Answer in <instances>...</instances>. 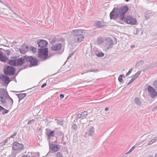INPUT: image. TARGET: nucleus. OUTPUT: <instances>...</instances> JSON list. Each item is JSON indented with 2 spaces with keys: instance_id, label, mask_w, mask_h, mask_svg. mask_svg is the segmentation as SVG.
Segmentation results:
<instances>
[{
  "instance_id": "60",
  "label": "nucleus",
  "mask_w": 157,
  "mask_h": 157,
  "mask_svg": "<svg viewBox=\"0 0 157 157\" xmlns=\"http://www.w3.org/2000/svg\"><path fill=\"white\" fill-rule=\"evenodd\" d=\"M85 73V72H84L83 73H82L81 74H82V75H83V74H84V73Z\"/></svg>"
},
{
  "instance_id": "16",
  "label": "nucleus",
  "mask_w": 157,
  "mask_h": 157,
  "mask_svg": "<svg viewBox=\"0 0 157 157\" xmlns=\"http://www.w3.org/2000/svg\"><path fill=\"white\" fill-rule=\"evenodd\" d=\"M16 66H20L23 64L25 62V60L23 58H20L18 59L16 58Z\"/></svg>"
},
{
  "instance_id": "30",
  "label": "nucleus",
  "mask_w": 157,
  "mask_h": 157,
  "mask_svg": "<svg viewBox=\"0 0 157 157\" xmlns=\"http://www.w3.org/2000/svg\"><path fill=\"white\" fill-rule=\"evenodd\" d=\"M56 157H64L62 154L60 152H57L56 153Z\"/></svg>"
},
{
  "instance_id": "59",
  "label": "nucleus",
  "mask_w": 157,
  "mask_h": 157,
  "mask_svg": "<svg viewBox=\"0 0 157 157\" xmlns=\"http://www.w3.org/2000/svg\"><path fill=\"white\" fill-rule=\"evenodd\" d=\"M126 2H128L129 0H125Z\"/></svg>"
},
{
  "instance_id": "13",
  "label": "nucleus",
  "mask_w": 157,
  "mask_h": 157,
  "mask_svg": "<svg viewBox=\"0 0 157 157\" xmlns=\"http://www.w3.org/2000/svg\"><path fill=\"white\" fill-rule=\"evenodd\" d=\"M49 145L51 150L55 152L59 151L61 148V146L58 144H51Z\"/></svg>"
},
{
  "instance_id": "7",
  "label": "nucleus",
  "mask_w": 157,
  "mask_h": 157,
  "mask_svg": "<svg viewBox=\"0 0 157 157\" xmlns=\"http://www.w3.org/2000/svg\"><path fill=\"white\" fill-rule=\"evenodd\" d=\"M15 68L11 66H7L6 68L4 69V72L5 75H12L15 73Z\"/></svg>"
},
{
  "instance_id": "36",
  "label": "nucleus",
  "mask_w": 157,
  "mask_h": 157,
  "mask_svg": "<svg viewBox=\"0 0 157 157\" xmlns=\"http://www.w3.org/2000/svg\"><path fill=\"white\" fill-rule=\"evenodd\" d=\"M55 133H56V134H57V136H60L62 135H63V133L62 132L60 131H59L58 132H57V133H56V132Z\"/></svg>"
},
{
  "instance_id": "33",
  "label": "nucleus",
  "mask_w": 157,
  "mask_h": 157,
  "mask_svg": "<svg viewBox=\"0 0 157 157\" xmlns=\"http://www.w3.org/2000/svg\"><path fill=\"white\" fill-rule=\"evenodd\" d=\"M137 147V144H135L130 149V150L127 153V154H128L131 151H132L134 148Z\"/></svg>"
},
{
  "instance_id": "34",
  "label": "nucleus",
  "mask_w": 157,
  "mask_h": 157,
  "mask_svg": "<svg viewBox=\"0 0 157 157\" xmlns=\"http://www.w3.org/2000/svg\"><path fill=\"white\" fill-rule=\"evenodd\" d=\"M30 49L33 52H35L36 51V48L33 47H31L30 48Z\"/></svg>"
},
{
  "instance_id": "51",
  "label": "nucleus",
  "mask_w": 157,
  "mask_h": 157,
  "mask_svg": "<svg viewBox=\"0 0 157 157\" xmlns=\"http://www.w3.org/2000/svg\"><path fill=\"white\" fill-rule=\"evenodd\" d=\"M120 76L122 78V77H124V75L123 74H121V75Z\"/></svg>"
},
{
  "instance_id": "5",
  "label": "nucleus",
  "mask_w": 157,
  "mask_h": 157,
  "mask_svg": "<svg viewBox=\"0 0 157 157\" xmlns=\"http://www.w3.org/2000/svg\"><path fill=\"white\" fill-rule=\"evenodd\" d=\"M9 97V94L6 90L4 88L0 89V101L4 105L6 103L5 98Z\"/></svg>"
},
{
  "instance_id": "42",
  "label": "nucleus",
  "mask_w": 157,
  "mask_h": 157,
  "mask_svg": "<svg viewBox=\"0 0 157 157\" xmlns=\"http://www.w3.org/2000/svg\"><path fill=\"white\" fill-rule=\"evenodd\" d=\"M17 135V132H15L13 134L12 136H10V138H14V137L16 136Z\"/></svg>"
},
{
  "instance_id": "35",
  "label": "nucleus",
  "mask_w": 157,
  "mask_h": 157,
  "mask_svg": "<svg viewBox=\"0 0 157 157\" xmlns=\"http://www.w3.org/2000/svg\"><path fill=\"white\" fill-rule=\"evenodd\" d=\"M104 56V54L102 53H99L97 54V56L99 57H102Z\"/></svg>"
},
{
  "instance_id": "14",
  "label": "nucleus",
  "mask_w": 157,
  "mask_h": 157,
  "mask_svg": "<svg viewBox=\"0 0 157 157\" xmlns=\"http://www.w3.org/2000/svg\"><path fill=\"white\" fill-rule=\"evenodd\" d=\"M23 148V146L21 144L17 143L16 142L13 143V149L14 150L22 149Z\"/></svg>"
},
{
  "instance_id": "3",
  "label": "nucleus",
  "mask_w": 157,
  "mask_h": 157,
  "mask_svg": "<svg viewBox=\"0 0 157 157\" xmlns=\"http://www.w3.org/2000/svg\"><path fill=\"white\" fill-rule=\"evenodd\" d=\"M10 52L9 50H5L0 48V61L5 62L9 59V56L10 54Z\"/></svg>"
},
{
  "instance_id": "53",
  "label": "nucleus",
  "mask_w": 157,
  "mask_h": 157,
  "mask_svg": "<svg viewBox=\"0 0 157 157\" xmlns=\"http://www.w3.org/2000/svg\"><path fill=\"white\" fill-rule=\"evenodd\" d=\"M25 68V67L23 66V67H21V68H20V70H21L23 69H24Z\"/></svg>"
},
{
  "instance_id": "24",
  "label": "nucleus",
  "mask_w": 157,
  "mask_h": 157,
  "mask_svg": "<svg viewBox=\"0 0 157 157\" xmlns=\"http://www.w3.org/2000/svg\"><path fill=\"white\" fill-rule=\"evenodd\" d=\"M94 133V130L93 127H91L90 128L89 132L88 135L89 136H92Z\"/></svg>"
},
{
  "instance_id": "55",
  "label": "nucleus",
  "mask_w": 157,
  "mask_h": 157,
  "mask_svg": "<svg viewBox=\"0 0 157 157\" xmlns=\"http://www.w3.org/2000/svg\"><path fill=\"white\" fill-rule=\"evenodd\" d=\"M67 142H64L63 143V144L64 145H66V144H67Z\"/></svg>"
},
{
  "instance_id": "62",
  "label": "nucleus",
  "mask_w": 157,
  "mask_h": 157,
  "mask_svg": "<svg viewBox=\"0 0 157 157\" xmlns=\"http://www.w3.org/2000/svg\"><path fill=\"white\" fill-rule=\"evenodd\" d=\"M144 135H143V136H141V137H143V136H144Z\"/></svg>"
},
{
  "instance_id": "61",
  "label": "nucleus",
  "mask_w": 157,
  "mask_h": 157,
  "mask_svg": "<svg viewBox=\"0 0 157 157\" xmlns=\"http://www.w3.org/2000/svg\"><path fill=\"white\" fill-rule=\"evenodd\" d=\"M0 2L2 3V1L1 0H0Z\"/></svg>"
},
{
  "instance_id": "9",
  "label": "nucleus",
  "mask_w": 157,
  "mask_h": 157,
  "mask_svg": "<svg viewBox=\"0 0 157 157\" xmlns=\"http://www.w3.org/2000/svg\"><path fill=\"white\" fill-rule=\"evenodd\" d=\"M105 46L107 49L112 48L113 45V39L110 37L106 38L105 42Z\"/></svg>"
},
{
  "instance_id": "6",
  "label": "nucleus",
  "mask_w": 157,
  "mask_h": 157,
  "mask_svg": "<svg viewBox=\"0 0 157 157\" xmlns=\"http://www.w3.org/2000/svg\"><path fill=\"white\" fill-rule=\"evenodd\" d=\"M23 58L27 62L30 63V67L37 65L38 61L36 58L32 56H24Z\"/></svg>"
},
{
  "instance_id": "2",
  "label": "nucleus",
  "mask_w": 157,
  "mask_h": 157,
  "mask_svg": "<svg viewBox=\"0 0 157 157\" xmlns=\"http://www.w3.org/2000/svg\"><path fill=\"white\" fill-rule=\"evenodd\" d=\"M83 30L82 29H75L72 30L71 33L74 37V39L77 43H79L83 40L84 37L81 34Z\"/></svg>"
},
{
  "instance_id": "38",
  "label": "nucleus",
  "mask_w": 157,
  "mask_h": 157,
  "mask_svg": "<svg viewBox=\"0 0 157 157\" xmlns=\"http://www.w3.org/2000/svg\"><path fill=\"white\" fill-rule=\"evenodd\" d=\"M35 121V120L34 119H32L31 120H30L28 121L27 123L28 124H30L31 123H33Z\"/></svg>"
},
{
  "instance_id": "50",
  "label": "nucleus",
  "mask_w": 157,
  "mask_h": 157,
  "mask_svg": "<svg viewBox=\"0 0 157 157\" xmlns=\"http://www.w3.org/2000/svg\"><path fill=\"white\" fill-rule=\"evenodd\" d=\"M109 108L106 107V108H105V111H108L109 110Z\"/></svg>"
},
{
  "instance_id": "31",
  "label": "nucleus",
  "mask_w": 157,
  "mask_h": 157,
  "mask_svg": "<svg viewBox=\"0 0 157 157\" xmlns=\"http://www.w3.org/2000/svg\"><path fill=\"white\" fill-rule=\"evenodd\" d=\"M143 63V61H138V62H137V63L135 66V67L136 68H137L140 65V64H142Z\"/></svg>"
},
{
  "instance_id": "44",
  "label": "nucleus",
  "mask_w": 157,
  "mask_h": 157,
  "mask_svg": "<svg viewBox=\"0 0 157 157\" xmlns=\"http://www.w3.org/2000/svg\"><path fill=\"white\" fill-rule=\"evenodd\" d=\"M98 71V69H94L93 70H91V72H96Z\"/></svg>"
},
{
  "instance_id": "15",
  "label": "nucleus",
  "mask_w": 157,
  "mask_h": 157,
  "mask_svg": "<svg viewBox=\"0 0 157 157\" xmlns=\"http://www.w3.org/2000/svg\"><path fill=\"white\" fill-rule=\"evenodd\" d=\"M62 47V45L60 43L58 44H53L51 46V48L52 50L56 51L60 50Z\"/></svg>"
},
{
  "instance_id": "20",
  "label": "nucleus",
  "mask_w": 157,
  "mask_h": 157,
  "mask_svg": "<svg viewBox=\"0 0 157 157\" xmlns=\"http://www.w3.org/2000/svg\"><path fill=\"white\" fill-rule=\"evenodd\" d=\"M5 99L6 100V99L9 100V103L8 104V106H9L10 109H11L13 105V102L12 99L10 96L9 95L8 97H6Z\"/></svg>"
},
{
  "instance_id": "28",
  "label": "nucleus",
  "mask_w": 157,
  "mask_h": 157,
  "mask_svg": "<svg viewBox=\"0 0 157 157\" xmlns=\"http://www.w3.org/2000/svg\"><path fill=\"white\" fill-rule=\"evenodd\" d=\"M104 41V40L102 37L98 38L97 39V43L99 44H101Z\"/></svg>"
},
{
  "instance_id": "52",
  "label": "nucleus",
  "mask_w": 157,
  "mask_h": 157,
  "mask_svg": "<svg viewBox=\"0 0 157 157\" xmlns=\"http://www.w3.org/2000/svg\"><path fill=\"white\" fill-rule=\"evenodd\" d=\"M157 108V106H155V107L153 108L152 111H154V110L155 109H156Z\"/></svg>"
},
{
  "instance_id": "56",
  "label": "nucleus",
  "mask_w": 157,
  "mask_h": 157,
  "mask_svg": "<svg viewBox=\"0 0 157 157\" xmlns=\"http://www.w3.org/2000/svg\"><path fill=\"white\" fill-rule=\"evenodd\" d=\"M23 157H30L29 156H28L26 155H24Z\"/></svg>"
},
{
  "instance_id": "1",
  "label": "nucleus",
  "mask_w": 157,
  "mask_h": 157,
  "mask_svg": "<svg viewBox=\"0 0 157 157\" xmlns=\"http://www.w3.org/2000/svg\"><path fill=\"white\" fill-rule=\"evenodd\" d=\"M128 10V8L127 6H123L121 8H114L110 13V19H116L119 16L121 20H124V21L127 24L131 25H135L137 21L134 17L128 16L124 18V14Z\"/></svg>"
},
{
  "instance_id": "58",
  "label": "nucleus",
  "mask_w": 157,
  "mask_h": 157,
  "mask_svg": "<svg viewBox=\"0 0 157 157\" xmlns=\"http://www.w3.org/2000/svg\"><path fill=\"white\" fill-rule=\"evenodd\" d=\"M155 157H157V153L155 155Z\"/></svg>"
},
{
  "instance_id": "63",
  "label": "nucleus",
  "mask_w": 157,
  "mask_h": 157,
  "mask_svg": "<svg viewBox=\"0 0 157 157\" xmlns=\"http://www.w3.org/2000/svg\"><path fill=\"white\" fill-rule=\"evenodd\" d=\"M1 108H0V110H1ZM2 110H0V112Z\"/></svg>"
},
{
  "instance_id": "10",
  "label": "nucleus",
  "mask_w": 157,
  "mask_h": 157,
  "mask_svg": "<svg viewBox=\"0 0 157 157\" xmlns=\"http://www.w3.org/2000/svg\"><path fill=\"white\" fill-rule=\"evenodd\" d=\"M56 132H57L56 129L54 130H51L49 129H46L45 133L48 139H50L54 136L55 133Z\"/></svg>"
},
{
  "instance_id": "12",
  "label": "nucleus",
  "mask_w": 157,
  "mask_h": 157,
  "mask_svg": "<svg viewBox=\"0 0 157 157\" xmlns=\"http://www.w3.org/2000/svg\"><path fill=\"white\" fill-rule=\"evenodd\" d=\"M0 79L3 81L5 84H6V85H7L10 81L9 77L2 74L1 75Z\"/></svg>"
},
{
  "instance_id": "26",
  "label": "nucleus",
  "mask_w": 157,
  "mask_h": 157,
  "mask_svg": "<svg viewBox=\"0 0 157 157\" xmlns=\"http://www.w3.org/2000/svg\"><path fill=\"white\" fill-rule=\"evenodd\" d=\"M0 108L1 109L0 110H3L2 112V113L3 115H5L6 114L8 113L9 112V110L5 109L4 108L0 105Z\"/></svg>"
},
{
  "instance_id": "21",
  "label": "nucleus",
  "mask_w": 157,
  "mask_h": 157,
  "mask_svg": "<svg viewBox=\"0 0 157 157\" xmlns=\"http://www.w3.org/2000/svg\"><path fill=\"white\" fill-rule=\"evenodd\" d=\"M134 102L138 107H140L142 105V103L140 99L138 97H136L134 99Z\"/></svg>"
},
{
  "instance_id": "29",
  "label": "nucleus",
  "mask_w": 157,
  "mask_h": 157,
  "mask_svg": "<svg viewBox=\"0 0 157 157\" xmlns=\"http://www.w3.org/2000/svg\"><path fill=\"white\" fill-rule=\"evenodd\" d=\"M56 121H57V122L58 124H60V125H62L63 124V122L62 120H60L58 119H56Z\"/></svg>"
},
{
  "instance_id": "22",
  "label": "nucleus",
  "mask_w": 157,
  "mask_h": 157,
  "mask_svg": "<svg viewBox=\"0 0 157 157\" xmlns=\"http://www.w3.org/2000/svg\"><path fill=\"white\" fill-rule=\"evenodd\" d=\"M88 113L87 111H84L82 112L81 114L79 113L76 116V118H81L82 117H85L87 115Z\"/></svg>"
},
{
  "instance_id": "47",
  "label": "nucleus",
  "mask_w": 157,
  "mask_h": 157,
  "mask_svg": "<svg viewBox=\"0 0 157 157\" xmlns=\"http://www.w3.org/2000/svg\"><path fill=\"white\" fill-rule=\"evenodd\" d=\"M6 6L7 7H8V8H9L10 10H11V9H10V6H9V5H8V4H6Z\"/></svg>"
},
{
  "instance_id": "4",
  "label": "nucleus",
  "mask_w": 157,
  "mask_h": 157,
  "mask_svg": "<svg viewBox=\"0 0 157 157\" xmlns=\"http://www.w3.org/2000/svg\"><path fill=\"white\" fill-rule=\"evenodd\" d=\"M39 57L43 60L46 59L48 57V48L38 49Z\"/></svg>"
},
{
  "instance_id": "8",
  "label": "nucleus",
  "mask_w": 157,
  "mask_h": 157,
  "mask_svg": "<svg viewBox=\"0 0 157 157\" xmlns=\"http://www.w3.org/2000/svg\"><path fill=\"white\" fill-rule=\"evenodd\" d=\"M149 95L152 98H154L157 96V92L155 89L150 86H149L147 88Z\"/></svg>"
},
{
  "instance_id": "19",
  "label": "nucleus",
  "mask_w": 157,
  "mask_h": 157,
  "mask_svg": "<svg viewBox=\"0 0 157 157\" xmlns=\"http://www.w3.org/2000/svg\"><path fill=\"white\" fill-rule=\"evenodd\" d=\"M17 57H14L12 59H10L8 62L10 65L13 66H16V59Z\"/></svg>"
},
{
  "instance_id": "17",
  "label": "nucleus",
  "mask_w": 157,
  "mask_h": 157,
  "mask_svg": "<svg viewBox=\"0 0 157 157\" xmlns=\"http://www.w3.org/2000/svg\"><path fill=\"white\" fill-rule=\"evenodd\" d=\"M29 47L26 45H23L19 49V51L22 54H25L28 51Z\"/></svg>"
},
{
  "instance_id": "25",
  "label": "nucleus",
  "mask_w": 157,
  "mask_h": 157,
  "mask_svg": "<svg viewBox=\"0 0 157 157\" xmlns=\"http://www.w3.org/2000/svg\"><path fill=\"white\" fill-rule=\"evenodd\" d=\"M157 139V137H154L153 139L151 140H150L147 143V145H150L155 142L156 140Z\"/></svg>"
},
{
  "instance_id": "11",
  "label": "nucleus",
  "mask_w": 157,
  "mask_h": 157,
  "mask_svg": "<svg viewBox=\"0 0 157 157\" xmlns=\"http://www.w3.org/2000/svg\"><path fill=\"white\" fill-rule=\"evenodd\" d=\"M48 42L44 40L39 39L37 41L38 47L40 48H43L46 47L48 44Z\"/></svg>"
},
{
  "instance_id": "46",
  "label": "nucleus",
  "mask_w": 157,
  "mask_h": 157,
  "mask_svg": "<svg viewBox=\"0 0 157 157\" xmlns=\"http://www.w3.org/2000/svg\"><path fill=\"white\" fill-rule=\"evenodd\" d=\"M46 85V83H44L42 85H41V88H43Z\"/></svg>"
},
{
  "instance_id": "39",
  "label": "nucleus",
  "mask_w": 157,
  "mask_h": 157,
  "mask_svg": "<svg viewBox=\"0 0 157 157\" xmlns=\"http://www.w3.org/2000/svg\"><path fill=\"white\" fill-rule=\"evenodd\" d=\"M72 128L75 130H76L77 128V127L76 125L75 124H73L72 125Z\"/></svg>"
},
{
  "instance_id": "23",
  "label": "nucleus",
  "mask_w": 157,
  "mask_h": 157,
  "mask_svg": "<svg viewBox=\"0 0 157 157\" xmlns=\"http://www.w3.org/2000/svg\"><path fill=\"white\" fill-rule=\"evenodd\" d=\"M16 95L18 96V97L19 99V101H20L22 99L24 98L26 96V94H16Z\"/></svg>"
},
{
  "instance_id": "49",
  "label": "nucleus",
  "mask_w": 157,
  "mask_h": 157,
  "mask_svg": "<svg viewBox=\"0 0 157 157\" xmlns=\"http://www.w3.org/2000/svg\"><path fill=\"white\" fill-rule=\"evenodd\" d=\"M7 139H6L4 142H3L2 143L4 144H5V143L7 142Z\"/></svg>"
},
{
  "instance_id": "57",
  "label": "nucleus",
  "mask_w": 157,
  "mask_h": 157,
  "mask_svg": "<svg viewBox=\"0 0 157 157\" xmlns=\"http://www.w3.org/2000/svg\"><path fill=\"white\" fill-rule=\"evenodd\" d=\"M91 72V70L90 71H87L86 73H88V72Z\"/></svg>"
},
{
  "instance_id": "43",
  "label": "nucleus",
  "mask_w": 157,
  "mask_h": 157,
  "mask_svg": "<svg viewBox=\"0 0 157 157\" xmlns=\"http://www.w3.org/2000/svg\"><path fill=\"white\" fill-rule=\"evenodd\" d=\"M74 52H73L70 55H69L68 57V58H67V59H69L71 57V56L73 55V54H74Z\"/></svg>"
},
{
  "instance_id": "45",
  "label": "nucleus",
  "mask_w": 157,
  "mask_h": 157,
  "mask_svg": "<svg viewBox=\"0 0 157 157\" xmlns=\"http://www.w3.org/2000/svg\"><path fill=\"white\" fill-rule=\"evenodd\" d=\"M59 97L61 99H62L64 98V95L63 94H61L59 95Z\"/></svg>"
},
{
  "instance_id": "48",
  "label": "nucleus",
  "mask_w": 157,
  "mask_h": 157,
  "mask_svg": "<svg viewBox=\"0 0 157 157\" xmlns=\"http://www.w3.org/2000/svg\"><path fill=\"white\" fill-rule=\"evenodd\" d=\"M141 143H142V142H139L136 144H137V146H138Z\"/></svg>"
},
{
  "instance_id": "54",
  "label": "nucleus",
  "mask_w": 157,
  "mask_h": 157,
  "mask_svg": "<svg viewBox=\"0 0 157 157\" xmlns=\"http://www.w3.org/2000/svg\"><path fill=\"white\" fill-rule=\"evenodd\" d=\"M64 134H63V135H62V140H63V139H64Z\"/></svg>"
},
{
  "instance_id": "37",
  "label": "nucleus",
  "mask_w": 157,
  "mask_h": 157,
  "mask_svg": "<svg viewBox=\"0 0 157 157\" xmlns=\"http://www.w3.org/2000/svg\"><path fill=\"white\" fill-rule=\"evenodd\" d=\"M132 70H133L132 68H131L129 70V71H128V72L126 74V76H128L131 73V72L132 71Z\"/></svg>"
},
{
  "instance_id": "27",
  "label": "nucleus",
  "mask_w": 157,
  "mask_h": 157,
  "mask_svg": "<svg viewBox=\"0 0 157 157\" xmlns=\"http://www.w3.org/2000/svg\"><path fill=\"white\" fill-rule=\"evenodd\" d=\"M141 71H138L136 74L134 75L133 77V79H134L135 80L140 75V74Z\"/></svg>"
},
{
  "instance_id": "40",
  "label": "nucleus",
  "mask_w": 157,
  "mask_h": 157,
  "mask_svg": "<svg viewBox=\"0 0 157 157\" xmlns=\"http://www.w3.org/2000/svg\"><path fill=\"white\" fill-rule=\"evenodd\" d=\"M118 80L119 81L121 82H123V80L122 78L120 76L118 77Z\"/></svg>"
},
{
  "instance_id": "18",
  "label": "nucleus",
  "mask_w": 157,
  "mask_h": 157,
  "mask_svg": "<svg viewBox=\"0 0 157 157\" xmlns=\"http://www.w3.org/2000/svg\"><path fill=\"white\" fill-rule=\"evenodd\" d=\"M94 25L99 28H102L104 27L105 24L104 22L101 21H97L94 23Z\"/></svg>"
},
{
  "instance_id": "41",
  "label": "nucleus",
  "mask_w": 157,
  "mask_h": 157,
  "mask_svg": "<svg viewBox=\"0 0 157 157\" xmlns=\"http://www.w3.org/2000/svg\"><path fill=\"white\" fill-rule=\"evenodd\" d=\"M134 81V79L133 78H132L128 83L127 85H128L131 83L132 82H133Z\"/></svg>"
},
{
  "instance_id": "32",
  "label": "nucleus",
  "mask_w": 157,
  "mask_h": 157,
  "mask_svg": "<svg viewBox=\"0 0 157 157\" xmlns=\"http://www.w3.org/2000/svg\"><path fill=\"white\" fill-rule=\"evenodd\" d=\"M153 86L156 90H157V80L154 82Z\"/></svg>"
}]
</instances>
